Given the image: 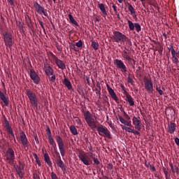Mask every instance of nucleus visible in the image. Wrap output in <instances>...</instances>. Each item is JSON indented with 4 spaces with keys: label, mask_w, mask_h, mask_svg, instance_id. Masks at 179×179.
<instances>
[{
    "label": "nucleus",
    "mask_w": 179,
    "mask_h": 179,
    "mask_svg": "<svg viewBox=\"0 0 179 179\" xmlns=\"http://www.w3.org/2000/svg\"><path fill=\"white\" fill-rule=\"evenodd\" d=\"M78 157L80 162H82V163L85 164V166H90V164H92V159L94 162V164H96L97 166L100 164V161H99V159L96 158V155L94 154L93 152H90L84 155L80 154L78 155Z\"/></svg>",
    "instance_id": "1"
},
{
    "label": "nucleus",
    "mask_w": 179,
    "mask_h": 179,
    "mask_svg": "<svg viewBox=\"0 0 179 179\" xmlns=\"http://www.w3.org/2000/svg\"><path fill=\"white\" fill-rule=\"evenodd\" d=\"M26 94L29 98L31 106H33V107H38V99H37V95H36V93L30 90H27Z\"/></svg>",
    "instance_id": "2"
},
{
    "label": "nucleus",
    "mask_w": 179,
    "mask_h": 179,
    "mask_svg": "<svg viewBox=\"0 0 179 179\" xmlns=\"http://www.w3.org/2000/svg\"><path fill=\"white\" fill-rule=\"evenodd\" d=\"M84 117L85 120L87 124V125L91 127L92 129H94L96 128V120L94 118H92V113H90V111H86L84 113Z\"/></svg>",
    "instance_id": "3"
},
{
    "label": "nucleus",
    "mask_w": 179,
    "mask_h": 179,
    "mask_svg": "<svg viewBox=\"0 0 179 179\" xmlns=\"http://www.w3.org/2000/svg\"><path fill=\"white\" fill-rule=\"evenodd\" d=\"M5 157L6 162H8L9 164H10L11 166L13 165L15 159V151L13 150V149H12L11 148H8L6 152Z\"/></svg>",
    "instance_id": "4"
},
{
    "label": "nucleus",
    "mask_w": 179,
    "mask_h": 179,
    "mask_svg": "<svg viewBox=\"0 0 179 179\" xmlns=\"http://www.w3.org/2000/svg\"><path fill=\"white\" fill-rule=\"evenodd\" d=\"M127 38V37L126 35L118 31H115L113 33V40L115 43H125Z\"/></svg>",
    "instance_id": "5"
},
{
    "label": "nucleus",
    "mask_w": 179,
    "mask_h": 179,
    "mask_svg": "<svg viewBox=\"0 0 179 179\" xmlns=\"http://www.w3.org/2000/svg\"><path fill=\"white\" fill-rule=\"evenodd\" d=\"M3 40L5 42V45L8 47V48H12L13 45V38L12 37V34L8 32H6L3 34Z\"/></svg>",
    "instance_id": "6"
},
{
    "label": "nucleus",
    "mask_w": 179,
    "mask_h": 179,
    "mask_svg": "<svg viewBox=\"0 0 179 179\" xmlns=\"http://www.w3.org/2000/svg\"><path fill=\"white\" fill-rule=\"evenodd\" d=\"M56 141L58 145L60 155L64 157V156H65V145H64V141L61 136H56Z\"/></svg>",
    "instance_id": "7"
},
{
    "label": "nucleus",
    "mask_w": 179,
    "mask_h": 179,
    "mask_svg": "<svg viewBox=\"0 0 179 179\" xmlns=\"http://www.w3.org/2000/svg\"><path fill=\"white\" fill-rule=\"evenodd\" d=\"M169 50L171 52L173 64H175V65H178L179 50L176 52L174 46L173 45L172 43L170 45Z\"/></svg>",
    "instance_id": "8"
},
{
    "label": "nucleus",
    "mask_w": 179,
    "mask_h": 179,
    "mask_svg": "<svg viewBox=\"0 0 179 179\" xmlns=\"http://www.w3.org/2000/svg\"><path fill=\"white\" fill-rule=\"evenodd\" d=\"M34 8H35L37 13L38 15H44L45 16H48V13H47V9L44 8L41 5L38 4L37 1L34 2Z\"/></svg>",
    "instance_id": "9"
},
{
    "label": "nucleus",
    "mask_w": 179,
    "mask_h": 179,
    "mask_svg": "<svg viewBox=\"0 0 179 179\" xmlns=\"http://www.w3.org/2000/svg\"><path fill=\"white\" fill-rule=\"evenodd\" d=\"M113 64H114V65H115L116 68H117L118 69H121V71L122 72H127V66L125 65V64H124V62H122V60L115 59L113 61Z\"/></svg>",
    "instance_id": "10"
},
{
    "label": "nucleus",
    "mask_w": 179,
    "mask_h": 179,
    "mask_svg": "<svg viewBox=\"0 0 179 179\" xmlns=\"http://www.w3.org/2000/svg\"><path fill=\"white\" fill-rule=\"evenodd\" d=\"M143 80L145 90L150 93H153V83H152V80L148 78V77H144Z\"/></svg>",
    "instance_id": "11"
},
{
    "label": "nucleus",
    "mask_w": 179,
    "mask_h": 179,
    "mask_svg": "<svg viewBox=\"0 0 179 179\" xmlns=\"http://www.w3.org/2000/svg\"><path fill=\"white\" fill-rule=\"evenodd\" d=\"M29 76L31 79V80L35 83V85H38L40 83V76L36 73L34 69H31L29 72Z\"/></svg>",
    "instance_id": "12"
},
{
    "label": "nucleus",
    "mask_w": 179,
    "mask_h": 179,
    "mask_svg": "<svg viewBox=\"0 0 179 179\" xmlns=\"http://www.w3.org/2000/svg\"><path fill=\"white\" fill-rule=\"evenodd\" d=\"M20 138L23 148H24V149H29V140L27 139V136H26V134H24V131H22Z\"/></svg>",
    "instance_id": "13"
},
{
    "label": "nucleus",
    "mask_w": 179,
    "mask_h": 179,
    "mask_svg": "<svg viewBox=\"0 0 179 179\" xmlns=\"http://www.w3.org/2000/svg\"><path fill=\"white\" fill-rule=\"evenodd\" d=\"M52 59L55 60V62L57 66L59 69H65L66 68V65H65V63H64V62H62V60L58 59V57H57V56H55L53 54H52Z\"/></svg>",
    "instance_id": "14"
},
{
    "label": "nucleus",
    "mask_w": 179,
    "mask_h": 179,
    "mask_svg": "<svg viewBox=\"0 0 179 179\" xmlns=\"http://www.w3.org/2000/svg\"><path fill=\"white\" fill-rule=\"evenodd\" d=\"M14 168L19 177L22 178L23 177V170H24V166H23V164H22V162H19L18 165H14Z\"/></svg>",
    "instance_id": "15"
},
{
    "label": "nucleus",
    "mask_w": 179,
    "mask_h": 179,
    "mask_svg": "<svg viewBox=\"0 0 179 179\" xmlns=\"http://www.w3.org/2000/svg\"><path fill=\"white\" fill-rule=\"evenodd\" d=\"M132 121L135 129H136L137 131H141V129H142V123L141 122V120L138 117L134 116L132 119Z\"/></svg>",
    "instance_id": "16"
},
{
    "label": "nucleus",
    "mask_w": 179,
    "mask_h": 179,
    "mask_svg": "<svg viewBox=\"0 0 179 179\" xmlns=\"http://www.w3.org/2000/svg\"><path fill=\"white\" fill-rule=\"evenodd\" d=\"M97 131L104 134V135L107 136L108 139L111 138V134L110 133V131H108V129L103 127H97Z\"/></svg>",
    "instance_id": "17"
},
{
    "label": "nucleus",
    "mask_w": 179,
    "mask_h": 179,
    "mask_svg": "<svg viewBox=\"0 0 179 179\" xmlns=\"http://www.w3.org/2000/svg\"><path fill=\"white\" fill-rule=\"evenodd\" d=\"M129 54H131V50L125 48V50L122 52V58L126 59V61H131L132 57H129Z\"/></svg>",
    "instance_id": "18"
},
{
    "label": "nucleus",
    "mask_w": 179,
    "mask_h": 179,
    "mask_svg": "<svg viewBox=\"0 0 179 179\" xmlns=\"http://www.w3.org/2000/svg\"><path fill=\"white\" fill-rule=\"evenodd\" d=\"M4 123H5V128L6 129L8 133L9 134V135H12V137L14 138L15 134H13V130H12V128H10V124H9V122L8 121V120L5 119Z\"/></svg>",
    "instance_id": "19"
},
{
    "label": "nucleus",
    "mask_w": 179,
    "mask_h": 179,
    "mask_svg": "<svg viewBox=\"0 0 179 179\" xmlns=\"http://www.w3.org/2000/svg\"><path fill=\"white\" fill-rule=\"evenodd\" d=\"M126 101L129 103L130 107H134L135 106V101H134V98L129 94V93L126 92Z\"/></svg>",
    "instance_id": "20"
},
{
    "label": "nucleus",
    "mask_w": 179,
    "mask_h": 179,
    "mask_svg": "<svg viewBox=\"0 0 179 179\" xmlns=\"http://www.w3.org/2000/svg\"><path fill=\"white\" fill-rule=\"evenodd\" d=\"M106 87L112 99L115 101L118 100V99L117 98V94H115V92H114V90H113V88H111V87H110L108 84L106 85Z\"/></svg>",
    "instance_id": "21"
},
{
    "label": "nucleus",
    "mask_w": 179,
    "mask_h": 179,
    "mask_svg": "<svg viewBox=\"0 0 179 179\" xmlns=\"http://www.w3.org/2000/svg\"><path fill=\"white\" fill-rule=\"evenodd\" d=\"M44 69L47 76H51L53 75L54 71H52V68H51L50 64H45Z\"/></svg>",
    "instance_id": "22"
},
{
    "label": "nucleus",
    "mask_w": 179,
    "mask_h": 179,
    "mask_svg": "<svg viewBox=\"0 0 179 179\" xmlns=\"http://www.w3.org/2000/svg\"><path fill=\"white\" fill-rule=\"evenodd\" d=\"M126 5L129 6L128 10L130 12V15H131L134 19H136V13L135 12V8H134V6H132V5H131L129 2H127Z\"/></svg>",
    "instance_id": "23"
},
{
    "label": "nucleus",
    "mask_w": 179,
    "mask_h": 179,
    "mask_svg": "<svg viewBox=\"0 0 179 179\" xmlns=\"http://www.w3.org/2000/svg\"><path fill=\"white\" fill-rule=\"evenodd\" d=\"M176 123L171 122L168 124V132L169 134H174V132H176Z\"/></svg>",
    "instance_id": "24"
},
{
    "label": "nucleus",
    "mask_w": 179,
    "mask_h": 179,
    "mask_svg": "<svg viewBox=\"0 0 179 179\" xmlns=\"http://www.w3.org/2000/svg\"><path fill=\"white\" fill-rule=\"evenodd\" d=\"M48 140H49V143L52 145V146L54 148L55 153H57L59 155V152L57 151V143H55V141H54V138H52V136H49Z\"/></svg>",
    "instance_id": "25"
},
{
    "label": "nucleus",
    "mask_w": 179,
    "mask_h": 179,
    "mask_svg": "<svg viewBox=\"0 0 179 179\" xmlns=\"http://www.w3.org/2000/svg\"><path fill=\"white\" fill-rule=\"evenodd\" d=\"M57 164L60 167V169L62 170V171H65V164H64V162L61 159V156L59 155V159H57Z\"/></svg>",
    "instance_id": "26"
},
{
    "label": "nucleus",
    "mask_w": 179,
    "mask_h": 179,
    "mask_svg": "<svg viewBox=\"0 0 179 179\" xmlns=\"http://www.w3.org/2000/svg\"><path fill=\"white\" fill-rule=\"evenodd\" d=\"M62 83L67 87L69 90H72V84H71V81H69L68 78H64Z\"/></svg>",
    "instance_id": "27"
},
{
    "label": "nucleus",
    "mask_w": 179,
    "mask_h": 179,
    "mask_svg": "<svg viewBox=\"0 0 179 179\" xmlns=\"http://www.w3.org/2000/svg\"><path fill=\"white\" fill-rule=\"evenodd\" d=\"M98 8L100 9L103 16H106L107 15V10H106V7L104 6L103 3H99Z\"/></svg>",
    "instance_id": "28"
},
{
    "label": "nucleus",
    "mask_w": 179,
    "mask_h": 179,
    "mask_svg": "<svg viewBox=\"0 0 179 179\" xmlns=\"http://www.w3.org/2000/svg\"><path fill=\"white\" fill-rule=\"evenodd\" d=\"M44 159H45V163H47L48 165L51 166L52 164V162H51V159H50V155H48V153L44 154Z\"/></svg>",
    "instance_id": "29"
},
{
    "label": "nucleus",
    "mask_w": 179,
    "mask_h": 179,
    "mask_svg": "<svg viewBox=\"0 0 179 179\" xmlns=\"http://www.w3.org/2000/svg\"><path fill=\"white\" fill-rule=\"evenodd\" d=\"M0 99L1 100H2L4 104H6V106L9 105V102L8 101V99H6V97H5V94H3L1 91H0Z\"/></svg>",
    "instance_id": "30"
},
{
    "label": "nucleus",
    "mask_w": 179,
    "mask_h": 179,
    "mask_svg": "<svg viewBox=\"0 0 179 179\" xmlns=\"http://www.w3.org/2000/svg\"><path fill=\"white\" fill-rule=\"evenodd\" d=\"M69 18L71 23H72V24H74V26H79V24H78V22H76V20H75L72 14L70 13L69 15Z\"/></svg>",
    "instance_id": "31"
},
{
    "label": "nucleus",
    "mask_w": 179,
    "mask_h": 179,
    "mask_svg": "<svg viewBox=\"0 0 179 179\" xmlns=\"http://www.w3.org/2000/svg\"><path fill=\"white\" fill-rule=\"evenodd\" d=\"M169 166L171 167L172 173H178V167L174 166L173 163H169Z\"/></svg>",
    "instance_id": "32"
},
{
    "label": "nucleus",
    "mask_w": 179,
    "mask_h": 179,
    "mask_svg": "<svg viewBox=\"0 0 179 179\" xmlns=\"http://www.w3.org/2000/svg\"><path fill=\"white\" fill-rule=\"evenodd\" d=\"M122 129H124L126 132H129L130 134H132L134 132V129L131 127H126L124 125H121Z\"/></svg>",
    "instance_id": "33"
},
{
    "label": "nucleus",
    "mask_w": 179,
    "mask_h": 179,
    "mask_svg": "<svg viewBox=\"0 0 179 179\" xmlns=\"http://www.w3.org/2000/svg\"><path fill=\"white\" fill-rule=\"evenodd\" d=\"M70 131L73 135H78V129H76V127H75V126H70Z\"/></svg>",
    "instance_id": "34"
},
{
    "label": "nucleus",
    "mask_w": 179,
    "mask_h": 179,
    "mask_svg": "<svg viewBox=\"0 0 179 179\" xmlns=\"http://www.w3.org/2000/svg\"><path fill=\"white\" fill-rule=\"evenodd\" d=\"M91 45H92V48H94V50H99V43H97L96 41H92L91 43Z\"/></svg>",
    "instance_id": "35"
},
{
    "label": "nucleus",
    "mask_w": 179,
    "mask_h": 179,
    "mask_svg": "<svg viewBox=\"0 0 179 179\" xmlns=\"http://www.w3.org/2000/svg\"><path fill=\"white\" fill-rule=\"evenodd\" d=\"M128 24L130 30H134V29H135V25H134V23L131 20H128Z\"/></svg>",
    "instance_id": "36"
},
{
    "label": "nucleus",
    "mask_w": 179,
    "mask_h": 179,
    "mask_svg": "<svg viewBox=\"0 0 179 179\" xmlns=\"http://www.w3.org/2000/svg\"><path fill=\"white\" fill-rule=\"evenodd\" d=\"M134 27L136 28V30L138 33H139V31H141V24H139V23H135Z\"/></svg>",
    "instance_id": "37"
},
{
    "label": "nucleus",
    "mask_w": 179,
    "mask_h": 179,
    "mask_svg": "<svg viewBox=\"0 0 179 179\" xmlns=\"http://www.w3.org/2000/svg\"><path fill=\"white\" fill-rule=\"evenodd\" d=\"M95 91H96V94H97V96H99L100 99V97H101V89L96 88Z\"/></svg>",
    "instance_id": "38"
},
{
    "label": "nucleus",
    "mask_w": 179,
    "mask_h": 179,
    "mask_svg": "<svg viewBox=\"0 0 179 179\" xmlns=\"http://www.w3.org/2000/svg\"><path fill=\"white\" fill-rule=\"evenodd\" d=\"M74 120L77 125H82V121L79 119V117H75Z\"/></svg>",
    "instance_id": "39"
},
{
    "label": "nucleus",
    "mask_w": 179,
    "mask_h": 179,
    "mask_svg": "<svg viewBox=\"0 0 179 179\" xmlns=\"http://www.w3.org/2000/svg\"><path fill=\"white\" fill-rule=\"evenodd\" d=\"M76 47H78V48H80V47H82V45H83V43L82 42V40L78 41L76 43Z\"/></svg>",
    "instance_id": "40"
},
{
    "label": "nucleus",
    "mask_w": 179,
    "mask_h": 179,
    "mask_svg": "<svg viewBox=\"0 0 179 179\" xmlns=\"http://www.w3.org/2000/svg\"><path fill=\"white\" fill-rule=\"evenodd\" d=\"M164 173L165 174V177L166 179L170 178V175H169V171L166 169V168L164 169Z\"/></svg>",
    "instance_id": "41"
},
{
    "label": "nucleus",
    "mask_w": 179,
    "mask_h": 179,
    "mask_svg": "<svg viewBox=\"0 0 179 179\" xmlns=\"http://www.w3.org/2000/svg\"><path fill=\"white\" fill-rule=\"evenodd\" d=\"M46 132L48 134V137L52 136L51 134V130L50 129V127H47Z\"/></svg>",
    "instance_id": "42"
},
{
    "label": "nucleus",
    "mask_w": 179,
    "mask_h": 179,
    "mask_svg": "<svg viewBox=\"0 0 179 179\" xmlns=\"http://www.w3.org/2000/svg\"><path fill=\"white\" fill-rule=\"evenodd\" d=\"M118 120L119 121L122 123V124H125V120L124 118H122V117L121 116H119L118 117Z\"/></svg>",
    "instance_id": "43"
},
{
    "label": "nucleus",
    "mask_w": 179,
    "mask_h": 179,
    "mask_svg": "<svg viewBox=\"0 0 179 179\" xmlns=\"http://www.w3.org/2000/svg\"><path fill=\"white\" fill-rule=\"evenodd\" d=\"M132 134H134V135H141L139 130H137V131L133 130Z\"/></svg>",
    "instance_id": "44"
},
{
    "label": "nucleus",
    "mask_w": 179,
    "mask_h": 179,
    "mask_svg": "<svg viewBox=\"0 0 179 179\" xmlns=\"http://www.w3.org/2000/svg\"><path fill=\"white\" fill-rule=\"evenodd\" d=\"M124 125H126V127H131V122H127V120L124 122Z\"/></svg>",
    "instance_id": "45"
},
{
    "label": "nucleus",
    "mask_w": 179,
    "mask_h": 179,
    "mask_svg": "<svg viewBox=\"0 0 179 179\" xmlns=\"http://www.w3.org/2000/svg\"><path fill=\"white\" fill-rule=\"evenodd\" d=\"M127 82H129V83H134V80H132V78H131V77H128L127 78Z\"/></svg>",
    "instance_id": "46"
},
{
    "label": "nucleus",
    "mask_w": 179,
    "mask_h": 179,
    "mask_svg": "<svg viewBox=\"0 0 179 179\" xmlns=\"http://www.w3.org/2000/svg\"><path fill=\"white\" fill-rule=\"evenodd\" d=\"M8 2L11 5V6H13L15 5V2L13 0H7Z\"/></svg>",
    "instance_id": "47"
},
{
    "label": "nucleus",
    "mask_w": 179,
    "mask_h": 179,
    "mask_svg": "<svg viewBox=\"0 0 179 179\" xmlns=\"http://www.w3.org/2000/svg\"><path fill=\"white\" fill-rule=\"evenodd\" d=\"M107 169L108 170H113V164H108V166H107Z\"/></svg>",
    "instance_id": "48"
},
{
    "label": "nucleus",
    "mask_w": 179,
    "mask_h": 179,
    "mask_svg": "<svg viewBox=\"0 0 179 179\" xmlns=\"http://www.w3.org/2000/svg\"><path fill=\"white\" fill-rule=\"evenodd\" d=\"M50 80L51 82H55V75L52 76L51 78H50Z\"/></svg>",
    "instance_id": "49"
},
{
    "label": "nucleus",
    "mask_w": 179,
    "mask_h": 179,
    "mask_svg": "<svg viewBox=\"0 0 179 179\" xmlns=\"http://www.w3.org/2000/svg\"><path fill=\"white\" fill-rule=\"evenodd\" d=\"M151 171H156V168L154 166L150 165Z\"/></svg>",
    "instance_id": "50"
},
{
    "label": "nucleus",
    "mask_w": 179,
    "mask_h": 179,
    "mask_svg": "<svg viewBox=\"0 0 179 179\" xmlns=\"http://www.w3.org/2000/svg\"><path fill=\"white\" fill-rule=\"evenodd\" d=\"M34 139H35V142H36V145H38V143H40V141H38V137H37V136H36Z\"/></svg>",
    "instance_id": "51"
},
{
    "label": "nucleus",
    "mask_w": 179,
    "mask_h": 179,
    "mask_svg": "<svg viewBox=\"0 0 179 179\" xmlns=\"http://www.w3.org/2000/svg\"><path fill=\"white\" fill-rule=\"evenodd\" d=\"M112 8H113L115 13H118V11L117 10V6L115 5L112 6Z\"/></svg>",
    "instance_id": "52"
},
{
    "label": "nucleus",
    "mask_w": 179,
    "mask_h": 179,
    "mask_svg": "<svg viewBox=\"0 0 179 179\" xmlns=\"http://www.w3.org/2000/svg\"><path fill=\"white\" fill-rule=\"evenodd\" d=\"M10 141H14L15 143H16V138H15V136H14V138L12 136L11 134H10Z\"/></svg>",
    "instance_id": "53"
},
{
    "label": "nucleus",
    "mask_w": 179,
    "mask_h": 179,
    "mask_svg": "<svg viewBox=\"0 0 179 179\" xmlns=\"http://www.w3.org/2000/svg\"><path fill=\"white\" fill-rule=\"evenodd\" d=\"M96 89H101V85L99 81L96 82Z\"/></svg>",
    "instance_id": "54"
},
{
    "label": "nucleus",
    "mask_w": 179,
    "mask_h": 179,
    "mask_svg": "<svg viewBox=\"0 0 179 179\" xmlns=\"http://www.w3.org/2000/svg\"><path fill=\"white\" fill-rule=\"evenodd\" d=\"M175 143H176L177 146H179V138H175Z\"/></svg>",
    "instance_id": "55"
},
{
    "label": "nucleus",
    "mask_w": 179,
    "mask_h": 179,
    "mask_svg": "<svg viewBox=\"0 0 179 179\" xmlns=\"http://www.w3.org/2000/svg\"><path fill=\"white\" fill-rule=\"evenodd\" d=\"M126 41H127L129 45H132V42L131 41V39L127 38Z\"/></svg>",
    "instance_id": "56"
},
{
    "label": "nucleus",
    "mask_w": 179,
    "mask_h": 179,
    "mask_svg": "<svg viewBox=\"0 0 179 179\" xmlns=\"http://www.w3.org/2000/svg\"><path fill=\"white\" fill-rule=\"evenodd\" d=\"M39 24L41 26V27H42V29H44V22H43L42 21L39 22Z\"/></svg>",
    "instance_id": "57"
},
{
    "label": "nucleus",
    "mask_w": 179,
    "mask_h": 179,
    "mask_svg": "<svg viewBox=\"0 0 179 179\" xmlns=\"http://www.w3.org/2000/svg\"><path fill=\"white\" fill-rule=\"evenodd\" d=\"M158 93H159V94H160V96H163V90H158Z\"/></svg>",
    "instance_id": "58"
},
{
    "label": "nucleus",
    "mask_w": 179,
    "mask_h": 179,
    "mask_svg": "<svg viewBox=\"0 0 179 179\" xmlns=\"http://www.w3.org/2000/svg\"><path fill=\"white\" fill-rule=\"evenodd\" d=\"M36 162L39 166H41V162H40V159H36Z\"/></svg>",
    "instance_id": "59"
},
{
    "label": "nucleus",
    "mask_w": 179,
    "mask_h": 179,
    "mask_svg": "<svg viewBox=\"0 0 179 179\" xmlns=\"http://www.w3.org/2000/svg\"><path fill=\"white\" fill-rule=\"evenodd\" d=\"M34 157L35 160H38V157L37 156V154H34Z\"/></svg>",
    "instance_id": "60"
},
{
    "label": "nucleus",
    "mask_w": 179,
    "mask_h": 179,
    "mask_svg": "<svg viewBox=\"0 0 179 179\" xmlns=\"http://www.w3.org/2000/svg\"><path fill=\"white\" fill-rule=\"evenodd\" d=\"M86 80L87 83H90V78L89 77H86Z\"/></svg>",
    "instance_id": "61"
},
{
    "label": "nucleus",
    "mask_w": 179,
    "mask_h": 179,
    "mask_svg": "<svg viewBox=\"0 0 179 179\" xmlns=\"http://www.w3.org/2000/svg\"><path fill=\"white\" fill-rule=\"evenodd\" d=\"M109 124V127H110V128H113V124H111L110 122H108Z\"/></svg>",
    "instance_id": "62"
},
{
    "label": "nucleus",
    "mask_w": 179,
    "mask_h": 179,
    "mask_svg": "<svg viewBox=\"0 0 179 179\" xmlns=\"http://www.w3.org/2000/svg\"><path fill=\"white\" fill-rule=\"evenodd\" d=\"M161 89L159 87H156V90L157 91V92H159V90H160Z\"/></svg>",
    "instance_id": "63"
},
{
    "label": "nucleus",
    "mask_w": 179,
    "mask_h": 179,
    "mask_svg": "<svg viewBox=\"0 0 179 179\" xmlns=\"http://www.w3.org/2000/svg\"><path fill=\"white\" fill-rule=\"evenodd\" d=\"M119 3H122V0H117Z\"/></svg>",
    "instance_id": "64"
}]
</instances>
